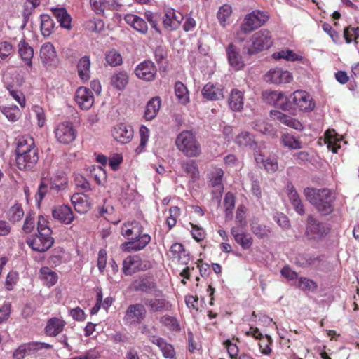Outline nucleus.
Listing matches in <instances>:
<instances>
[{
  "mask_svg": "<svg viewBox=\"0 0 359 359\" xmlns=\"http://www.w3.org/2000/svg\"><path fill=\"white\" fill-rule=\"evenodd\" d=\"M121 235L130 240L121 245L123 251H138L145 248L150 242L151 237L147 233L142 234V226L136 221L128 222L121 227Z\"/></svg>",
  "mask_w": 359,
  "mask_h": 359,
  "instance_id": "obj_1",
  "label": "nucleus"
},
{
  "mask_svg": "<svg viewBox=\"0 0 359 359\" xmlns=\"http://www.w3.org/2000/svg\"><path fill=\"white\" fill-rule=\"evenodd\" d=\"M306 199L323 215H328L334 210L335 193L329 189L307 187L304 190Z\"/></svg>",
  "mask_w": 359,
  "mask_h": 359,
  "instance_id": "obj_2",
  "label": "nucleus"
},
{
  "mask_svg": "<svg viewBox=\"0 0 359 359\" xmlns=\"http://www.w3.org/2000/svg\"><path fill=\"white\" fill-rule=\"evenodd\" d=\"M38 235L27 240V243L32 250L37 252H45L53 244L54 239L51 236L52 231L47 222L42 216L39 217L37 225Z\"/></svg>",
  "mask_w": 359,
  "mask_h": 359,
  "instance_id": "obj_3",
  "label": "nucleus"
},
{
  "mask_svg": "<svg viewBox=\"0 0 359 359\" xmlns=\"http://www.w3.org/2000/svg\"><path fill=\"white\" fill-rule=\"evenodd\" d=\"M273 43L271 33L268 29H263L252 35L249 42L243 48V53L248 55H255L269 49Z\"/></svg>",
  "mask_w": 359,
  "mask_h": 359,
  "instance_id": "obj_4",
  "label": "nucleus"
},
{
  "mask_svg": "<svg viewBox=\"0 0 359 359\" xmlns=\"http://www.w3.org/2000/svg\"><path fill=\"white\" fill-rule=\"evenodd\" d=\"M177 149L186 156L196 157L201 154V146L194 133L189 130L181 132L175 141Z\"/></svg>",
  "mask_w": 359,
  "mask_h": 359,
  "instance_id": "obj_5",
  "label": "nucleus"
},
{
  "mask_svg": "<svg viewBox=\"0 0 359 359\" xmlns=\"http://www.w3.org/2000/svg\"><path fill=\"white\" fill-rule=\"evenodd\" d=\"M269 16L263 11L255 10L245 15L241 25V31L245 34L250 33L263 25Z\"/></svg>",
  "mask_w": 359,
  "mask_h": 359,
  "instance_id": "obj_6",
  "label": "nucleus"
},
{
  "mask_svg": "<svg viewBox=\"0 0 359 359\" xmlns=\"http://www.w3.org/2000/svg\"><path fill=\"white\" fill-rule=\"evenodd\" d=\"M328 226L310 215L307 217L305 235L310 240H320L329 233Z\"/></svg>",
  "mask_w": 359,
  "mask_h": 359,
  "instance_id": "obj_7",
  "label": "nucleus"
},
{
  "mask_svg": "<svg viewBox=\"0 0 359 359\" xmlns=\"http://www.w3.org/2000/svg\"><path fill=\"white\" fill-rule=\"evenodd\" d=\"M290 101L295 109L301 111L309 112L315 107V103L309 93L304 90H296L290 97Z\"/></svg>",
  "mask_w": 359,
  "mask_h": 359,
  "instance_id": "obj_8",
  "label": "nucleus"
},
{
  "mask_svg": "<svg viewBox=\"0 0 359 359\" xmlns=\"http://www.w3.org/2000/svg\"><path fill=\"white\" fill-rule=\"evenodd\" d=\"M146 316V309L142 304H130L125 311L123 320L126 325L140 324Z\"/></svg>",
  "mask_w": 359,
  "mask_h": 359,
  "instance_id": "obj_9",
  "label": "nucleus"
},
{
  "mask_svg": "<svg viewBox=\"0 0 359 359\" xmlns=\"http://www.w3.org/2000/svg\"><path fill=\"white\" fill-rule=\"evenodd\" d=\"M51 347V345L43 342L23 344L14 351L13 357L15 359H23L26 356L36 353L41 349H49Z\"/></svg>",
  "mask_w": 359,
  "mask_h": 359,
  "instance_id": "obj_10",
  "label": "nucleus"
},
{
  "mask_svg": "<svg viewBox=\"0 0 359 359\" xmlns=\"http://www.w3.org/2000/svg\"><path fill=\"white\" fill-rule=\"evenodd\" d=\"M55 137L62 144L72 142L76 136V132L72 124L69 122L62 123L55 129Z\"/></svg>",
  "mask_w": 359,
  "mask_h": 359,
  "instance_id": "obj_11",
  "label": "nucleus"
},
{
  "mask_svg": "<svg viewBox=\"0 0 359 359\" xmlns=\"http://www.w3.org/2000/svg\"><path fill=\"white\" fill-rule=\"evenodd\" d=\"M111 135L116 141L121 144H126L132 140L133 137V130L132 127L128 125L118 123L113 127Z\"/></svg>",
  "mask_w": 359,
  "mask_h": 359,
  "instance_id": "obj_12",
  "label": "nucleus"
},
{
  "mask_svg": "<svg viewBox=\"0 0 359 359\" xmlns=\"http://www.w3.org/2000/svg\"><path fill=\"white\" fill-rule=\"evenodd\" d=\"M135 74L140 79L151 81L155 78L156 68L153 62L145 60L137 66Z\"/></svg>",
  "mask_w": 359,
  "mask_h": 359,
  "instance_id": "obj_13",
  "label": "nucleus"
},
{
  "mask_svg": "<svg viewBox=\"0 0 359 359\" xmlns=\"http://www.w3.org/2000/svg\"><path fill=\"white\" fill-rule=\"evenodd\" d=\"M75 101L82 110L89 109L94 103L92 91L86 87H79L75 94Z\"/></svg>",
  "mask_w": 359,
  "mask_h": 359,
  "instance_id": "obj_14",
  "label": "nucleus"
},
{
  "mask_svg": "<svg viewBox=\"0 0 359 359\" xmlns=\"http://www.w3.org/2000/svg\"><path fill=\"white\" fill-rule=\"evenodd\" d=\"M265 80L275 84L287 83L292 80V74L280 68L269 70L265 75Z\"/></svg>",
  "mask_w": 359,
  "mask_h": 359,
  "instance_id": "obj_15",
  "label": "nucleus"
},
{
  "mask_svg": "<svg viewBox=\"0 0 359 359\" xmlns=\"http://www.w3.org/2000/svg\"><path fill=\"white\" fill-rule=\"evenodd\" d=\"M270 115L274 121H278L286 126L299 131L304 130V126L299 121L279 111L272 110L270 112Z\"/></svg>",
  "mask_w": 359,
  "mask_h": 359,
  "instance_id": "obj_16",
  "label": "nucleus"
},
{
  "mask_svg": "<svg viewBox=\"0 0 359 359\" xmlns=\"http://www.w3.org/2000/svg\"><path fill=\"white\" fill-rule=\"evenodd\" d=\"M52 215L55 219L65 224H69L74 219L71 208L66 205L54 206L52 209Z\"/></svg>",
  "mask_w": 359,
  "mask_h": 359,
  "instance_id": "obj_17",
  "label": "nucleus"
},
{
  "mask_svg": "<svg viewBox=\"0 0 359 359\" xmlns=\"http://www.w3.org/2000/svg\"><path fill=\"white\" fill-rule=\"evenodd\" d=\"M183 18L184 17L180 12L174 9H168L163 18V24L165 28L175 30L179 27Z\"/></svg>",
  "mask_w": 359,
  "mask_h": 359,
  "instance_id": "obj_18",
  "label": "nucleus"
},
{
  "mask_svg": "<svg viewBox=\"0 0 359 359\" xmlns=\"http://www.w3.org/2000/svg\"><path fill=\"white\" fill-rule=\"evenodd\" d=\"M15 151L16 156L27 155L30 154L31 152L38 154L34 139L29 136H23L18 139Z\"/></svg>",
  "mask_w": 359,
  "mask_h": 359,
  "instance_id": "obj_19",
  "label": "nucleus"
},
{
  "mask_svg": "<svg viewBox=\"0 0 359 359\" xmlns=\"http://www.w3.org/2000/svg\"><path fill=\"white\" fill-rule=\"evenodd\" d=\"M262 96L264 101L269 104L278 106L283 110L288 109L287 104L284 102L286 98L283 92L266 90L263 93Z\"/></svg>",
  "mask_w": 359,
  "mask_h": 359,
  "instance_id": "obj_20",
  "label": "nucleus"
},
{
  "mask_svg": "<svg viewBox=\"0 0 359 359\" xmlns=\"http://www.w3.org/2000/svg\"><path fill=\"white\" fill-rule=\"evenodd\" d=\"M223 91L221 85L208 83L202 89V95L208 100H219L224 97Z\"/></svg>",
  "mask_w": 359,
  "mask_h": 359,
  "instance_id": "obj_21",
  "label": "nucleus"
},
{
  "mask_svg": "<svg viewBox=\"0 0 359 359\" xmlns=\"http://www.w3.org/2000/svg\"><path fill=\"white\" fill-rule=\"evenodd\" d=\"M235 142L240 147H246L257 153V142L255 136L247 131H243L235 137Z\"/></svg>",
  "mask_w": 359,
  "mask_h": 359,
  "instance_id": "obj_22",
  "label": "nucleus"
},
{
  "mask_svg": "<svg viewBox=\"0 0 359 359\" xmlns=\"http://www.w3.org/2000/svg\"><path fill=\"white\" fill-rule=\"evenodd\" d=\"M231 233L233 236L236 242L243 249H248L252 244L251 236L244 231L242 227H233L231 229Z\"/></svg>",
  "mask_w": 359,
  "mask_h": 359,
  "instance_id": "obj_23",
  "label": "nucleus"
},
{
  "mask_svg": "<svg viewBox=\"0 0 359 359\" xmlns=\"http://www.w3.org/2000/svg\"><path fill=\"white\" fill-rule=\"evenodd\" d=\"M39 160L38 154L32 153L27 155L16 156L15 161L20 170H29L32 169Z\"/></svg>",
  "mask_w": 359,
  "mask_h": 359,
  "instance_id": "obj_24",
  "label": "nucleus"
},
{
  "mask_svg": "<svg viewBox=\"0 0 359 359\" xmlns=\"http://www.w3.org/2000/svg\"><path fill=\"white\" fill-rule=\"evenodd\" d=\"M228 105L231 110L241 111L244 105L243 93L238 89H233L228 98Z\"/></svg>",
  "mask_w": 359,
  "mask_h": 359,
  "instance_id": "obj_25",
  "label": "nucleus"
},
{
  "mask_svg": "<svg viewBox=\"0 0 359 359\" xmlns=\"http://www.w3.org/2000/svg\"><path fill=\"white\" fill-rule=\"evenodd\" d=\"M18 53L22 60L29 67H32V58L34 50L25 39H22L18 43Z\"/></svg>",
  "mask_w": 359,
  "mask_h": 359,
  "instance_id": "obj_26",
  "label": "nucleus"
},
{
  "mask_svg": "<svg viewBox=\"0 0 359 359\" xmlns=\"http://www.w3.org/2000/svg\"><path fill=\"white\" fill-rule=\"evenodd\" d=\"M126 22L141 34H146L148 30L147 22L140 17L133 14H126L124 17Z\"/></svg>",
  "mask_w": 359,
  "mask_h": 359,
  "instance_id": "obj_27",
  "label": "nucleus"
},
{
  "mask_svg": "<svg viewBox=\"0 0 359 359\" xmlns=\"http://www.w3.org/2000/svg\"><path fill=\"white\" fill-rule=\"evenodd\" d=\"M71 202L74 205L75 210L80 214L86 213L90 209V205L86 195L74 194L71 197Z\"/></svg>",
  "mask_w": 359,
  "mask_h": 359,
  "instance_id": "obj_28",
  "label": "nucleus"
},
{
  "mask_svg": "<svg viewBox=\"0 0 359 359\" xmlns=\"http://www.w3.org/2000/svg\"><path fill=\"white\" fill-rule=\"evenodd\" d=\"M51 11L62 27L70 29L72 18L65 8H52Z\"/></svg>",
  "mask_w": 359,
  "mask_h": 359,
  "instance_id": "obj_29",
  "label": "nucleus"
},
{
  "mask_svg": "<svg viewBox=\"0 0 359 359\" xmlns=\"http://www.w3.org/2000/svg\"><path fill=\"white\" fill-rule=\"evenodd\" d=\"M255 159L257 164L262 165L268 172H274L278 168V161L275 158H265L261 153H255Z\"/></svg>",
  "mask_w": 359,
  "mask_h": 359,
  "instance_id": "obj_30",
  "label": "nucleus"
},
{
  "mask_svg": "<svg viewBox=\"0 0 359 359\" xmlns=\"http://www.w3.org/2000/svg\"><path fill=\"white\" fill-rule=\"evenodd\" d=\"M226 53L231 66L234 67L236 69H241L243 67L244 64L236 47L233 44H230L226 49Z\"/></svg>",
  "mask_w": 359,
  "mask_h": 359,
  "instance_id": "obj_31",
  "label": "nucleus"
},
{
  "mask_svg": "<svg viewBox=\"0 0 359 359\" xmlns=\"http://www.w3.org/2000/svg\"><path fill=\"white\" fill-rule=\"evenodd\" d=\"M129 76L126 72L119 71L111 77V84L118 90H123L128 83Z\"/></svg>",
  "mask_w": 359,
  "mask_h": 359,
  "instance_id": "obj_32",
  "label": "nucleus"
},
{
  "mask_svg": "<svg viewBox=\"0 0 359 359\" xmlns=\"http://www.w3.org/2000/svg\"><path fill=\"white\" fill-rule=\"evenodd\" d=\"M39 278L44 285L48 287H52L57 283L58 276L56 272L51 269L48 266H43L39 271Z\"/></svg>",
  "mask_w": 359,
  "mask_h": 359,
  "instance_id": "obj_33",
  "label": "nucleus"
},
{
  "mask_svg": "<svg viewBox=\"0 0 359 359\" xmlns=\"http://www.w3.org/2000/svg\"><path fill=\"white\" fill-rule=\"evenodd\" d=\"M161 102L158 97H155L151 99L147 104L144 117L147 120L154 119L161 107Z\"/></svg>",
  "mask_w": 359,
  "mask_h": 359,
  "instance_id": "obj_34",
  "label": "nucleus"
},
{
  "mask_svg": "<svg viewBox=\"0 0 359 359\" xmlns=\"http://www.w3.org/2000/svg\"><path fill=\"white\" fill-rule=\"evenodd\" d=\"M56 51L50 43H44L40 50V57L43 64H48L56 58Z\"/></svg>",
  "mask_w": 359,
  "mask_h": 359,
  "instance_id": "obj_35",
  "label": "nucleus"
},
{
  "mask_svg": "<svg viewBox=\"0 0 359 359\" xmlns=\"http://www.w3.org/2000/svg\"><path fill=\"white\" fill-rule=\"evenodd\" d=\"M65 325V322L58 318H50L46 327V332L50 336H56L60 333Z\"/></svg>",
  "mask_w": 359,
  "mask_h": 359,
  "instance_id": "obj_36",
  "label": "nucleus"
},
{
  "mask_svg": "<svg viewBox=\"0 0 359 359\" xmlns=\"http://www.w3.org/2000/svg\"><path fill=\"white\" fill-rule=\"evenodd\" d=\"M144 304L153 312H158L168 310L171 305L163 299H145Z\"/></svg>",
  "mask_w": 359,
  "mask_h": 359,
  "instance_id": "obj_37",
  "label": "nucleus"
},
{
  "mask_svg": "<svg viewBox=\"0 0 359 359\" xmlns=\"http://www.w3.org/2000/svg\"><path fill=\"white\" fill-rule=\"evenodd\" d=\"M170 252L172 254V257L173 259H177L182 263L185 264H187L189 258L188 254L186 253L182 244L179 243L172 244L170 247Z\"/></svg>",
  "mask_w": 359,
  "mask_h": 359,
  "instance_id": "obj_38",
  "label": "nucleus"
},
{
  "mask_svg": "<svg viewBox=\"0 0 359 359\" xmlns=\"http://www.w3.org/2000/svg\"><path fill=\"white\" fill-rule=\"evenodd\" d=\"M90 57L88 56H83L79 60L77 65L78 74L82 80L87 81L90 79Z\"/></svg>",
  "mask_w": 359,
  "mask_h": 359,
  "instance_id": "obj_39",
  "label": "nucleus"
},
{
  "mask_svg": "<svg viewBox=\"0 0 359 359\" xmlns=\"http://www.w3.org/2000/svg\"><path fill=\"white\" fill-rule=\"evenodd\" d=\"M280 142L284 147L290 149H299L302 148V142L288 133L282 134Z\"/></svg>",
  "mask_w": 359,
  "mask_h": 359,
  "instance_id": "obj_40",
  "label": "nucleus"
},
{
  "mask_svg": "<svg viewBox=\"0 0 359 359\" xmlns=\"http://www.w3.org/2000/svg\"><path fill=\"white\" fill-rule=\"evenodd\" d=\"M275 60L284 59L287 61H299L302 59V56L296 54L293 50L289 49H283L278 52H276L272 55Z\"/></svg>",
  "mask_w": 359,
  "mask_h": 359,
  "instance_id": "obj_41",
  "label": "nucleus"
},
{
  "mask_svg": "<svg viewBox=\"0 0 359 359\" xmlns=\"http://www.w3.org/2000/svg\"><path fill=\"white\" fill-rule=\"evenodd\" d=\"M67 185V178L66 175L62 173V175L55 176L51 179L50 183V189L55 192H59L64 190Z\"/></svg>",
  "mask_w": 359,
  "mask_h": 359,
  "instance_id": "obj_42",
  "label": "nucleus"
},
{
  "mask_svg": "<svg viewBox=\"0 0 359 359\" xmlns=\"http://www.w3.org/2000/svg\"><path fill=\"white\" fill-rule=\"evenodd\" d=\"M55 27L53 19L48 15H41V31L44 36H49Z\"/></svg>",
  "mask_w": 359,
  "mask_h": 359,
  "instance_id": "obj_43",
  "label": "nucleus"
},
{
  "mask_svg": "<svg viewBox=\"0 0 359 359\" xmlns=\"http://www.w3.org/2000/svg\"><path fill=\"white\" fill-rule=\"evenodd\" d=\"M139 258L136 256H128L123 262V271L126 275H130L137 267Z\"/></svg>",
  "mask_w": 359,
  "mask_h": 359,
  "instance_id": "obj_44",
  "label": "nucleus"
},
{
  "mask_svg": "<svg viewBox=\"0 0 359 359\" xmlns=\"http://www.w3.org/2000/svg\"><path fill=\"white\" fill-rule=\"evenodd\" d=\"M175 91L180 102L185 104L189 102L187 88L182 82L178 81L175 83Z\"/></svg>",
  "mask_w": 359,
  "mask_h": 359,
  "instance_id": "obj_45",
  "label": "nucleus"
},
{
  "mask_svg": "<svg viewBox=\"0 0 359 359\" xmlns=\"http://www.w3.org/2000/svg\"><path fill=\"white\" fill-rule=\"evenodd\" d=\"M251 231L260 238L267 237L271 233V229L269 226L262 225L257 222L251 224Z\"/></svg>",
  "mask_w": 359,
  "mask_h": 359,
  "instance_id": "obj_46",
  "label": "nucleus"
},
{
  "mask_svg": "<svg viewBox=\"0 0 359 359\" xmlns=\"http://www.w3.org/2000/svg\"><path fill=\"white\" fill-rule=\"evenodd\" d=\"M24 216V211L19 205L12 206L8 213V219L11 222H19Z\"/></svg>",
  "mask_w": 359,
  "mask_h": 359,
  "instance_id": "obj_47",
  "label": "nucleus"
},
{
  "mask_svg": "<svg viewBox=\"0 0 359 359\" xmlns=\"http://www.w3.org/2000/svg\"><path fill=\"white\" fill-rule=\"evenodd\" d=\"M232 13L231 6L228 4L222 6L217 13V18L220 24L224 27L228 19L230 18Z\"/></svg>",
  "mask_w": 359,
  "mask_h": 359,
  "instance_id": "obj_48",
  "label": "nucleus"
},
{
  "mask_svg": "<svg viewBox=\"0 0 359 359\" xmlns=\"http://www.w3.org/2000/svg\"><path fill=\"white\" fill-rule=\"evenodd\" d=\"M105 60L107 64L112 67L120 65L122 63V57L121 54L114 49L111 50L106 53Z\"/></svg>",
  "mask_w": 359,
  "mask_h": 359,
  "instance_id": "obj_49",
  "label": "nucleus"
},
{
  "mask_svg": "<svg viewBox=\"0 0 359 359\" xmlns=\"http://www.w3.org/2000/svg\"><path fill=\"white\" fill-rule=\"evenodd\" d=\"M336 133L334 130H328L325 132V136L327 143V147L330 150H331L333 153H337L338 149L340 147L339 146H337L335 144V141H337L338 139L335 137Z\"/></svg>",
  "mask_w": 359,
  "mask_h": 359,
  "instance_id": "obj_50",
  "label": "nucleus"
},
{
  "mask_svg": "<svg viewBox=\"0 0 359 359\" xmlns=\"http://www.w3.org/2000/svg\"><path fill=\"white\" fill-rule=\"evenodd\" d=\"M223 175L224 172L222 169H216L212 173V177L210 180L211 185L217 188V190L219 191L223 190V185L222 183Z\"/></svg>",
  "mask_w": 359,
  "mask_h": 359,
  "instance_id": "obj_51",
  "label": "nucleus"
},
{
  "mask_svg": "<svg viewBox=\"0 0 359 359\" xmlns=\"http://www.w3.org/2000/svg\"><path fill=\"white\" fill-rule=\"evenodd\" d=\"M6 88L13 98L17 101L22 107H24L26 102L23 93L21 91L15 89L14 87L11 85H8Z\"/></svg>",
  "mask_w": 359,
  "mask_h": 359,
  "instance_id": "obj_52",
  "label": "nucleus"
},
{
  "mask_svg": "<svg viewBox=\"0 0 359 359\" xmlns=\"http://www.w3.org/2000/svg\"><path fill=\"white\" fill-rule=\"evenodd\" d=\"M170 216L166 219V224L169 229L175 226L177 217L180 216V210L177 206H172L169 210Z\"/></svg>",
  "mask_w": 359,
  "mask_h": 359,
  "instance_id": "obj_53",
  "label": "nucleus"
},
{
  "mask_svg": "<svg viewBox=\"0 0 359 359\" xmlns=\"http://www.w3.org/2000/svg\"><path fill=\"white\" fill-rule=\"evenodd\" d=\"M182 168L185 172L192 178L198 177V170L196 163L194 161H189L182 164Z\"/></svg>",
  "mask_w": 359,
  "mask_h": 359,
  "instance_id": "obj_54",
  "label": "nucleus"
},
{
  "mask_svg": "<svg viewBox=\"0 0 359 359\" xmlns=\"http://www.w3.org/2000/svg\"><path fill=\"white\" fill-rule=\"evenodd\" d=\"M144 16L147 21L150 23L152 28H154L156 32L161 33V31L158 27V22L160 20V15L157 13H154L151 11H147L144 13Z\"/></svg>",
  "mask_w": 359,
  "mask_h": 359,
  "instance_id": "obj_55",
  "label": "nucleus"
},
{
  "mask_svg": "<svg viewBox=\"0 0 359 359\" xmlns=\"http://www.w3.org/2000/svg\"><path fill=\"white\" fill-rule=\"evenodd\" d=\"M2 112L9 121L13 122L18 121L20 116V110L16 106L12 108H4Z\"/></svg>",
  "mask_w": 359,
  "mask_h": 359,
  "instance_id": "obj_56",
  "label": "nucleus"
},
{
  "mask_svg": "<svg viewBox=\"0 0 359 359\" xmlns=\"http://www.w3.org/2000/svg\"><path fill=\"white\" fill-rule=\"evenodd\" d=\"M13 46L8 41L0 42V58L6 60L12 53Z\"/></svg>",
  "mask_w": 359,
  "mask_h": 359,
  "instance_id": "obj_57",
  "label": "nucleus"
},
{
  "mask_svg": "<svg viewBox=\"0 0 359 359\" xmlns=\"http://www.w3.org/2000/svg\"><path fill=\"white\" fill-rule=\"evenodd\" d=\"M271 343L272 339L269 335H266L265 339L261 340L259 346L262 353L264 355H269L271 352V348H270Z\"/></svg>",
  "mask_w": 359,
  "mask_h": 359,
  "instance_id": "obj_58",
  "label": "nucleus"
},
{
  "mask_svg": "<svg viewBox=\"0 0 359 359\" xmlns=\"http://www.w3.org/2000/svg\"><path fill=\"white\" fill-rule=\"evenodd\" d=\"M74 182L76 186L84 191H88L90 189V185L89 182L85 179L83 176L81 175H75Z\"/></svg>",
  "mask_w": 359,
  "mask_h": 359,
  "instance_id": "obj_59",
  "label": "nucleus"
},
{
  "mask_svg": "<svg viewBox=\"0 0 359 359\" xmlns=\"http://www.w3.org/2000/svg\"><path fill=\"white\" fill-rule=\"evenodd\" d=\"M298 287L301 290H313L316 289L317 285L312 280L306 278H300L298 281Z\"/></svg>",
  "mask_w": 359,
  "mask_h": 359,
  "instance_id": "obj_60",
  "label": "nucleus"
},
{
  "mask_svg": "<svg viewBox=\"0 0 359 359\" xmlns=\"http://www.w3.org/2000/svg\"><path fill=\"white\" fill-rule=\"evenodd\" d=\"M224 205L226 214H228L229 212H231L235 206V197L231 193L228 192L225 195Z\"/></svg>",
  "mask_w": 359,
  "mask_h": 359,
  "instance_id": "obj_61",
  "label": "nucleus"
},
{
  "mask_svg": "<svg viewBox=\"0 0 359 359\" xmlns=\"http://www.w3.org/2000/svg\"><path fill=\"white\" fill-rule=\"evenodd\" d=\"M161 322L171 330H177L179 328L177 320L172 316H163L161 318Z\"/></svg>",
  "mask_w": 359,
  "mask_h": 359,
  "instance_id": "obj_62",
  "label": "nucleus"
},
{
  "mask_svg": "<svg viewBox=\"0 0 359 359\" xmlns=\"http://www.w3.org/2000/svg\"><path fill=\"white\" fill-rule=\"evenodd\" d=\"M93 9L98 14H103L106 8L105 0H90Z\"/></svg>",
  "mask_w": 359,
  "mask_h": 359,
  "instance_id": "obj_63",
  "label": "nucleus"
},
{
  "mask_svg": "<svg viewBox=\"0 0 359 359\" xmlns=\"http://www.w3.org/2000/svg\"><path fill=\"white\" fill-rule=\"evenodd\" d=\"M35 226L34 218L32 215H27L22 226V231L25 233L32 231Z\"/></svg>",
  "mask_w": 359,
  "mask_h": 359,
  "instance_id": "obj_64",
  "label": "nucleus"
}]
</instances>
